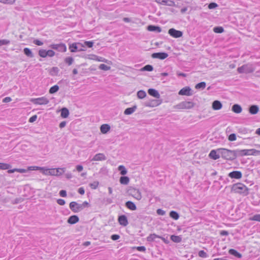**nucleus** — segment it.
Returning <instances> with one entry per match:
<instances>
[{
  "mask_svg": "<svg viewBox=\"0 0 260 260\" xmlns=\"http://www.w3.org/2000/svg\"><path fill=\"white\" fill-rule=\"evenodd\" d=\"M218 153L223 159L229 160H233L239 156L238 149L231 150L225 148H218Z\"/></svg>",
  "mask_w": 260,
  "mask_h": 260,
  "instance_id": "obj_1",
  "label": "nucleus"
},
{
  "mask_svg": "<svg viewBox=\"0 0 260 260\" xmlns=\"http://www.w3.org/2000/svg\"><path fill=\"white\" fill-rule=\"evenodd\" d=\"M232 190L236 193H243L247 195L248 193V188L242 183L234 184L232 187Z\"/></svg>",
  "mask_w": 260,
  "mask_h": 260,
  "instance_id": "obj_2",
  "label": "nucleus"
},
{
  "mask_svg": "<svg viewBox=\"0 0 260 260\" xmlns=\"http://www.w3.org/2000/svg\"><path fill=\"white\" fill-rule=\"evenodd\" d=\"M61 169H48L45 167H41L40 171L45 175H59L62 173Z\"/></svg>",
  "mask_w": 260,
  "mask_h": 260,
  "instance_id": "obj_3",
  "label": "nucleus"
},
{
  "mask_svg": "<svg viewBox=\"0 0 260 260\" xmlns=\"http://www.w3.org/2000/svg\"><path fill=\"white\" fill-rule=\"evenodd\" d=\"M239 156H247V155H254L257 156L260 155V150L250 149H238Z\"/></svg>",
  "mask_w": 260,
  "mask_h": 260,
  "instance_id": "obj_4",
  "label": "nucleus"
},
{
  "mask_svg": "<svg viewBox=\"0 0 260 260\" xmlns=\"http://www.w3.org/2000/svg\"><path fill=\"white\" fill-rule=\"evenodd\" d=\"M194 104L191 102L183 101L175 106L177 109H189L193 107Z\"/></svg>",
  "mask_w": 260,
  "mask_h": 260,
  "instance_id": "obj_5",
  "label": "nucleus"
},
{
  "mask_svg": "<svg viewBox=\"0 0 260 260\" xmlns=\"http://www.w3.org/2000/svg\"><path fill=\"white\" fill-rule=\"evenodd\" d=\"M127 192L128 194L132 196L137 200H140L142 199L141 193L137 188L131 187L128 189Z\"/></svg>",
  "mask_w": 260,
  "mask_h": 260,
  "instance_id": "obj_6",
  "label": "nucleus"
},
{
  "mask_svg": "<svg viewBox=\"0 0 260 260\" xmlns=\"http://www.w3.org/2000/svg\"><path fill=\"white\" fill-rule=\"evenodd\" d=\"M30 101L35 105H47L49 103V100L45 97L42 96L39 98L31 99Z\"/></svg>",
  "mask_w": 260,
  "mask_h": 260,
  "instance_id": "obj_7",
  "label": "nucleus"
},
{
  "mask_svg": "<svg viewBox=\"0 0 260 260\" xmlns=\"http://www.w3.org/2000/svg\"><path fill=\"white\" fill-rule=\"evenodd\" d=\"M237 71L239 73H250L254 71V69L251 65L245 64L238 68Z\"/></svg>",
  "mask_w": 260,
  "mask_h": 260,
  "instance_id": "obj_8",
  "label": "nucleus"
},
{
  "mask_svg": "<svg viewBox=\"0 0 260 260\" xmlns=\"http://www.w3.org/2000/svg\"><path fill=\"white\" fill-rule=\"evenodd\" d=\"M69 207L71 210L74 213H77L82 210L80 204H78L76 202L70 203Z\"/></svg>",
  "mask_w": 260,
  "mask_h": 260,
  "instance_id": "obj_9",
  "label": "nucleus"
},
{
  "mask_svg": "<svg viewBox=\"0 0 260 260\" xmlns=\"http://www.w3.org/2000/svg\"><path fill=\"white\" fill-rule=\"evenodd\" d=\"M169 34L175 38H180L183 35V32L181 31L178 30L175 28H170L168 31Z\"/></svg>",
  "mask_w": 260,
  "mask_h": 260,
  "instance_id": "obj_10",
  "label": "nucleus"
},
{
  "mask_svg": "<svg viewBox=\"0 0 260 260\" xmlns=\"http://www.w3.org/2000/svg\"><path fill=\"white\" fill-rule=\"evenodd\" d=\"M178 94L181 95L189 96L192 94L191 89L189 87L186 86L182 88L179 91Z\"/></svg>",
  "mask_w": 260,
  "mask_h": 260,
  "instance_id": "obj_11",
  "label": "nucleus"
},
{
  "mask_svg": "<svg viewBox=\"0 0 260 260\" xmlns=\"http://www.w3.org/2000/svg\"><path fill=\"white\" fill-rule=\"evenodd\" d=\"M168 56V54L165 52L154 53L151 55V57L153 58H159L164 59Z\"/></svg>",
  "mask_w": 260,
  "mask_h": 260,
  "instance_id": "obj_12",
  "label": "nucleus"
},
{
  "mask_svg": "<svg viewBox=\"0 0 260 260\" xmlns=\"http://www.w3.org/2000/svg\"><path fill=\"white\" fill-rule=\"evenodd\" d=\"M106 159V157L103 153H98L95 154L93 158L91 159V161H103Z\"/></svg>",
  "mask_w": 260,
  "mask_h": 260,
  "instance_id": "obj_13",
  "label": "nucleus"
},
{
  "mask_svg": "<svg viewBox=\"0 0 260 260\" xmlns=\"http://www.w3.org/2000/svg\"><path fill=\"white\" fill-rule=\"evenodd\" d=\"M155 2L162 5L169 6H174L175 5L174 2L171 0H155Z\"/></svg>",
  "mask_w": 260,
  "mask_h": 260,
  "instance_id": "obj_14",
  "label": "nucleus"
},
{
  "mask_svg": "<svg viewBox=\"0 0 260 260\" xmlns=\"http://www.w3.org/2000/svg\"><path fill=\"white\" fill-rule=\"evenodd\" d=\"M220 156V154L218 153V149L216 150H212L209 154V156L214 160L218 159Z\"/></svg>",
  "mask_w": 260,
  "mask_h": 260,
  "instance_id": "obj_15",
  "label": "nucleus"
},
{
  "mask_svg": "<svg viewBox=\"0 0 260 260\" xmlns=\"http://www.w3.org/2000/svg\"><path fill=\"white\" fill-rule=\"evenodd\" d=\"M229 176L231 178L240 179L242 178V174L240 171H233L229 174Z\"/></svg>",
  "mask_w": 260,
  "mask_h": 260,
  "instance_id": "obj_16",
  "label": "nucleus"
},
{
  "mask_svg": "<svg viewBox=\"0 0 260 260\" xmlns=\"http://www.w3.org/2000/svg\"><path fill=\"white\" fill-rule=\"evenodd\" d=\"M118 222L120 225L124 226H126L128 224L127 217L124 215H122L119 216Z\"/></svg>",
  "mask_w": 260,
  "mask_h": 260,
  "instance_id": "obj_17",
  "label": "nucleus"
},
{
  "mask_svg": "<svg viewBox=\"0 0 260 260\" xmlns=\"http://www.w3.org/2000/svg\"><path fill=\"white\" fill-rule=\"evenodd\" d=\"M89 59L96 60L100 62H106V59L102 57H100L95 55L91 54L89 55Z\"/></svg>",
  "mask_w": 260,
  "mask_h": 260,
  "instance_id": "obj_18",
  "label": "nucleus"
},
{
  "mask_svg": "<svg viewBox=\"0 0 260 260\" xmlns=\"http://www.w3.org/2000/svg\"><path fill=\"white\" fill-rule=\"evenodd\" d=\"M148 93L149 95L157 98L159 99L160 98V94L157 90L153 89V88H150L148 90Z\"/></svg>",
  "mask_w": 260,
  "mask_h": 260,
  "instance_id": "obj_19",
  "label": "nucleus"
},
{
  "mask_svg": "<svg viewBox=\"0 0 260 260\" xmlns=\"http://www.w3.org/2000/svg\"><path fill=\"white\" fill-rule=\"evenodd\" d=\"M79 220V218L77 215H72L68 219V222L71 224H75Z\"/></svg>",
  "mask_w": 260,
  "mask_h": 260,
  "instance_id": "obj_20",
  "label": "nucleus"
},
{
  "mask_svg": "<svg viewBox=\"0 0 260 260\" xmlns=\"http://www.w3.org/2000/svg\"><path fill=\"white\" fill-rule=\"evenodd\" d=\"M147 30L150 31H155L156 32H160L161 29L160 27L152 25H150L147 26Z\"/></svg>",
  "mask_w": 260,
  "mask_h": 260,
  "instance_id": "obj_21",
  "label": "nucleus"
},
{
  "mask_svg": "<svg viewBox=\"0 0 260 260\" xmlns=\"http://www.w3.org/2000/svg\"><path fill=\"white\" fill-rule=\"evenodd\" d=\"M222 108V104L218 101H215L212 103V108L215 110H218Z\"/></svg>",
  "mask_w": 260,
  "mask_h": 260,
  "instance_id": "obj_22",
  "label": "nucleus"
},
{
  "mask_svg": "<svg viewBox=\"0 0 260 260\" xmlns=\"http://www.w3.org/2000/svg\"><path fill=\"white\" fill-rule=\"evenodd\" d=\"M259 110V108L256 105H252L249 107V112L251 114H256Z\"/></svg>",
  "mask_w": 260,
  "mask_h": 260,
  "instance_id": "obj_23",
  "label": "nucleus"
},
{
  "mask_svg": "<svg viewBox=\"0 0 260 260\" xmlns=\"http://www.w3.org/2000/svg\"><path fill=\"white\" fill-rule=\"evenodd\" d=\"M136 106H134L133 107L126 108L124 111V114L125 115H131L136 111Z\"/></svg>",
  "mask_w": 260,
  "mask_h": 260,
  "instance_id": "obj_24",
  "label": "nucleus"
},
{
  "mask_svg": "<svg viewBox=\"0 0 260 260\" xmlns=\"http://www.w3.org/2000/svg\"><path fill=\"white\" fill-rule=\"evenodd\" d=\"M125 206L131 210H135L137 209L136 205L131 201H127L125 203Z\"/></svg>",
  "mask_w": 260,
  "mask_h": 260,
  "instance_id": "obj_25",
  "label": "nucleus"
},
{
  "mask_svg": "<svg viewBox=\"0 0 260 260\" xmlns=\"http://www.w3.org/2000/svg\"><path fill=\"white\" fill-rule=\"evenodd\" d=\"M110 129V126L107 124H104L101 126L100 130L103 134L107 133Z\"/></svg>",
  "mask_w": 260,
  "mask_h": 260,
  "instance_id": "obj_26",
  "label": "nucleus"
},
{
  "mask_svg": "<svg viewBox=\"0 0 260 260\" xmlns=\"http://www.w3.org/2000/svg\"><path fill=\"white\" fill-rule=\"evenodd\" d=\"M232 111L236 113H240L242 112L241 107L238 104H235L233 106L232 108Z\"/></svg>",
  "mask_w": 260,
  "mask_h": 260,
  "instance_id": "obj_27",
  "label": "nucleus"
},
{
  "mask_svg": "<svg viewBox=\"0 0 260 260\" xmlns=\"http://www.w3.org/2000/svg\"><path fill=\"white\" fill-rule=\"evenodd\" d=\"M119 182L121 184L127 185L129 182V179L127 176H122L120 178Z\"/></svg>",
  "mask_w": 260,
  "mask_h": 260,
  "instance_id": "obj_28",
  "label": "nucleus"
},
{
  "mask_svg": "<svg viewBox=\"0 0 260 260\" xmlns=\"http://www.w3.org/2000/svg\"><path fill=\"white\" fill-rule=\"evenodd\" d=\"M229 253L233 255L238 258H241L242 257L241 254L238 252L237 250L234 249H231L229 250Z\"/></svg>",
  "mask_w": 260,
  "mask_h": 260,
  "instance_id": "obj_29",
  "label": "nucleus"
},
{
  "mask_svg": "<svg viewBox=\"0 0 260 260\" xmlns=\"http://www.w3.org/2000/svg\"><path fill=\"white\" fill-rule=\"evenodd\" d=\"M160 236L157 235L155 234H151L147 238V240L148 242L154 241L156 238H159Z\"/></svg>",
  "mask_w": 260,
  "mask_h": 260,
  "instance_id": "obj_30",
  "label": "nucleus"
},
{
  "mask_svg": "<svg viewBox=\"0 0 260 260\" xmlns=\"http://www.w3.org/2000/svg\"><path fill=\"white\" fill-rule=\"evenodd\" d=\"M171 239L174 242L180 243L182 241V237L180 236L172 235L171 236Z\"/></svg>",
  "mask_w": 260,
  "mask_h": 260,
  "instance_id": "obj_31",
  "label": "nucleus"
},
{
  "mask_svg": "<svg viewBox=\"0 0 260 260\" xmlns=\"http://www.w3.org/2000/svg\"><path fill=\"white\" fill-rule=\"evenodd\" d=\"M118 170L120 171V173L122 175H125L127 174V170L123 165H120L118 167Z\"/></svg>",
  "mask_w": 260,
  "mask_h": 260,
  "instance_id": "obj_32",
  "label": "nucleus"
},
{
  "mask_svg": "<svg viewBox=\"0 0 260 260\" xmlns=\"http://www.w3.org/2000/svg\"><path fill=\"white\" fill-rule=\"evenodd\" d=\"M137 96L140 99H143L146 96V93L143 90H139L137 92Z\"/></svg>",
  "mask_w": 260,
  "mask_h": 260,
  "instance_id": "obj_33",
  "label": "nucleus"
},
{
  "mask_svg": "<svg viewBox=\"0 0 260 260\" xmlns=\"http://www.w3.org/2000/svg\"><path fill=\"white\" fill-rule=\"evenodd\" d=\"M170 216L175 220H177L179 218V214L174 211H171L170 212Z\"/></svg>",
  "mask_w": 260,
  "mask_h": 260,
  "instance_id": "obj_34",
  "label": "nucleus"
},
{
  "mask_svg": "<svg viewBox=\"0 0 260 260\" xmlns=\"http://www.w3.org/2000/svg\"><path fill=\"white\" fill-rule=\"evenodd\" d=\"M24 53L28 57H32L34 56L31 51L28 48H25L23 50Z\"/></svg>",
  "mask_w": 260,
  "mask_h": 260,
  "instance_id": "obj_35",
  "label": "nucleus"
},
{
  "mask_svg": "<svg viewBox=\"0 0 260 260\" xmlns=\"http://www.w3.org/2000/svg\"><path fill=\"white\" fill-rule=\"evenodd\" d=\"M206 84L205 82H201L199 83H198L195 88L198 89H204L206 87Z\"/></svg>",
  "mask_w": 260,
  "mask_h": 260,
  "instance_id": "obj_36",
  "label": "nucleus"
},
{
  "mask_svg": "<svg viewBox=\"0 0 260 260\" xmlns=\"http://www.w3.org/2000/svg\"><path fill=\"white\" fill-rule=\"evenodd\" d=\"M11 167L8 164L0 162V170H8Z\"/></svg>",
  "mask_w": 260,
  "mask_h": 260,
  "instance_id": "obj_37",
  "label": "nucleus"
},
{
  "mask_svg": "<svg viewBox=\"0 0 260 260\" xmlns=\"http://www.w3.org/2000/svg\"><path fill=\"white\" fill-rule=\"evenodd\" d=\"M153 68L152 66L150 65V64H147V65H146L145 66H144L143 68H142L141 71H146L150 72V71H153Z\"/></svg>",
  "mask_w": 260,
  "mask_h": 260,
  "instance_id": "obj_38",
  "label": "nucleus"
},
{
  "mask_svg": "<svg viewBox=\"0 0 260 260\" xmlns=\"http://www.w3.org/2000/svg\"><path fill=\"white\" fill-rule=\"evenodd\" d=\"M69 49L71 50V52H76L77 50H79L76 43H73L72 45H70Z\"/></svg>",
  "mask_w": 260,
  "mask_h": 260,
  "instance_id": "obj_39",
  "label": "nucleus"
},
{
  "mask_svg": "<svg viewBox=\"0 0 260 260\" xmlns=\"http://www.w3.org/2000/svg\"><path fill=\"white\" fill-rule=\"evenodd\" d=\"M59 89V87L57 85H54L53 86L51 87L49 89V92L50 93H54L56 92H57Z\"/></svg>",
  "mask_w": 260,
  "mask_h": 260,
  "instance_id": "obj_40",
  "label": "nucleus"
},
{
  "mask_svg": "<svg viewBox=\"0 0 260 260\" xmlns=\"http://www.w3.org/2000/svg\"><path fill=\"white\" fill-rule=\"evenodd\" d=\"M250 220L257 221L260 222V214H255L249 218Z\"/></svg>",
  "mask_w": 260,
  "mask_h": 260,
  "instance_id": "obj_41",
  "label": "nucleus"
},
{
  "mask_svg": "<svg viewBox=\"0 0 260 260\" xmlns=\"http://www.w3.org/2000/svg\"><path fill=\"white\" fill-rule=\"evenodd\" d=\"M93 43H94L92 41H85L82 46L83 47L87 46L88 48H91L93 46Z\"/></svg>",
  "mask_w": 260,
  "mask_h": 260,
  "instance_id": "obj_42",
  "label": "nucleus"
},
{
  "mask_svg": "<svg viewBox=\"0 0 260 260\" xmlns=\"http://www.w3.org/2000/svg\"><path fill=\"white\" fill-rule=\"evenodd\" d=\"M110 67L108 66L105 64H101L99 66V69L104 71H108L110 69Z\"/></svg>",
  "mask_w": 260,
  "mask_h": 260,
  "instance_id": "obj_43",
  "label": "nucleus"
},
{
  "mask_svg": "<svg viewBox=\"0 0 260 260\" xmlns=\"http://www.w3.org/2000/svg\"><path fill=\"white\" fill-rule=\"evenodd\" d=\"M213 30L216 33H222V32H223L224 29H223V27H222L221 26H218V27H215L213 29Z\"/></svg>",
  "mask_w": 260,
  "mask_h": 260,
  "instance_id": "obj_44",
  "label": "nucleus"
},
{
  "mask_svg": "<svg viewBox=\"0 0 260 260\" xmlns=\"http://www.w3.org/2000/svg\"><path fill=\"white\" fill-rule=\"evenodd\" d=\"M99 184V182L98 181H94L92 183H91L89 184V186L93 189H96Z\"/></svg>",
  "mask_w": 260,
  "mask_h": 260,
  "instance_id": "obj_45",
  "label": "nucleus"
},
{
  "mask_svg": "<svg viewBox=\"0 0 260 260\" xmlns=\"http://www.w3.org/2000/svg\"><path fill=\"white\" fill-rule=\"evenodd\" d=\"M39 54L42 57H47V50L44 49H41L39 50Z\"/></svg>",
  "mask_w": 260,
  "mask_h": 260,
  "instance_id": "obj_46",
  "label": "nucleus"
},
{
  "mask_svg": "<svg viewBox=\"0 0 260 260\" xmlns=\"http://www.w3.org/2000/svg\"><path fill=\"white\" fill-rule=\"evenodd\" d=\"M198 255L200 257L202 258H206L208 256V254L204 250H200L198 253Z\"/></svg>",
  "mask_w": 260,
  "mask_h": 260,
  "instance_id": "obj_47",
  "label": "nucleus"
},
{
  "mask_svg": "<svg viewBox=\"0 0 260 260\" xmlns=\"http://www.w3.org/2000/svg\"><path fill=\"white\" fill-rule=\"evenodd\" d=\"M10 43V41L8 40H0V46L7 45Z\"/></svg>",
  "mask_w": 260,
  "mask_h": 260,
  "instance_id": "obj_48",
  "label": "nucleus"
},
{
  "mask_svg": "<svg viewBox=\"0 0 260 260\" xmlns=\"http://www.w3.org/2000/svg\"><path fill=\"white\" fill-rule=\"evenodd\" d=\"M15 2V0H0V3L5 4H13Z\"/></svg>",
  "mask_w": 260,
  "mask_h": 260,
  "instance_id": "obj_49",
  "label": "nucleus"
},
{
  "mask_svg": "<svg viewBox=\"0 0 260 260\" xmlns=\"http://www.w3.org/2000/svg\"><path fill=\"white\" fill-rule=\"evenodd\" d=\"M218 5L215 3H211L208 5V8L210 9H213L217 7Z\"/></svg>",
  "mask_w": 260,
  "mask_h": 260,
  "instance_id": "obj_50",
  "label": "nucleus"
},
{
  "mask_svg": "<svg viewBox=\"0 0 260 260\" xmlns=\"http://www.w3.org/2000/svg\"><path fill=\"white\" fill-rule=\"evenodd\" d=\"M229 140L230 141H235L236 140V135L235 134H231V135H230V136H229Z\"/></svg>",
  "mask_w": 260,
  "mask_h": 260,
  "instance_id": "obj_51",
  "label": "nucleus"
},
{
  "mask_svg": "<svg viewBox=\"0 0 260 260\" xmlns=\"http://www.w3.org/2000/svg\"><path fill=\"white\" fill-rule=\"evenodd\" d=\"M41 167H37V166H30L28 168V170L30 171L32 170H41Z\"/></svg>",
  "mask_w": 260,
  "mask_h": 260,
  "instance_id": "obj_52",
  "label": "nucleus"
},
{
  "mask_svg": "<svg viewBox=\"0 0 260 260\" xmlns=\"http://www.w3.org/2000/svg\"><path fill=\"white\" fill-rule=\"evenodd\" d=\"M54 52L52 50H48L47 51V56L52 57L54 55Z\"/></svg>",
  "mask_w": 260,
  "mask_h": 260,
  "instance_id": "obj_53",
  "label": "nucleus"
},
{
  "mask_svg": "<svg viewBox=\"0 0 260 260\" xmlns=\"http://www.w3.org/2000/svg\"><path fill=\"white\" fill-rule=\"evenodd\" d=\"M58 70L57 68H53L50 71L51 74L52 75H56L58 73Z\"/></svg>",
  "mask_w": 260,
  "mask_h": 260,
  "instance_id": "obj_54",
  "label": "nucleus"
},
{
  "mask_svg": "<svg viewBox=\"0 0 260 260\" xmlns=\"http://www.w3.org/2000/svg\"><path fill=\"white\" fill-rule=\"evenodd\" d=\"M156 213L158 215H164L166 213V212L161 209H158L156 210Z\"/></svg>",
  "mask_w": 260,
  "mask_h": 260,
  "instance_id": "obj_55",
  "label": "nucleus"
},
{
  "mask_svg": "<svg viewBox=\"0 0 260 260\" xmlns=\"http://www.w3.org/2000/svg\"><path fill=\"white\" fill-rule=\"evenodd\" d=\"M73 62V58L69 57L66 58V63H68L69 65L72 64Z\"/></svg>",
  "mask_w": 260,
  "mask_h": 260,
  "instance_id": "obj_56",
  "label": "nucleus"
},
{
  "mask_svg": "<svg viewBox=\"0 0 260 260\" xmlns=\"http://www.w3.org/2000/svg\"><path fill=\"white\" fill-rule=\"evenodd\" d=\"M37 118V116L36 115H33L29 119L28 121L30 123L34 122L36 120Z\"/></svg>",
  "mask_w": 260,
  "mask_h": 260,
  "instance_id": "obj_57",
  "label": "nucleus"
},
{
  "mask_svg": "<svg viewBox=\"0 0 260 260\" xmlns=\"http://www.w3.org/2000/svg\"><path fill=\"white\" fill-rule=\"evenodd\" d=\"M33 43L38 46H41L43 44V43L39 40H35Z\"/></svg>",
  "mask_w": 260,
  "mask_h": 260,
  "instance_id": "obj_58",
  "label": "nucleus"
},
{
  "mask_svg": "<svg viewBox=\"0 0 260 260\" xmlns=\"http://www.w3.org/2000/svg\"><path fill=\"white\" fill-rule=\"evenodd\" d=\"M80 206H82V210H83L84 208L89 206V203L85 201L82 204H80Z\"/></svg>",
  "mask_w": 260,
  "mask_h": 260,
  "instance_id": "obj_59",
  "label": "nucleus"
},
{
  "mask_svg": "<svg viewBox=\"0 0 260 260\" xmlns=\"http://www.w3.org/2000/svg\"><path fill=\"white\" fill-rule=\"evenodd\" d=\"M136 249L139 251L145 252L146 251L145 246H138L136 247Z\"/></svg>",
  "mask_w": 260,
  "mask_h": 260,
  "instance_id": "obj_60",
  "label": "nucleus"
},
{
  "mask_svg": "<svg viewBox=\"0 0 260 260\" xmlns=\"http://www.w3.org/2000/svg\"><path fill=\"white\" fill-rule=\"evenodd\" d=\"M120 238V236L118 235L114 234L111 236V239L116 241L118 239H119Z\"/></svg>",
  "mask_w": 260,
  "mask_h": 260,
  "instance_id": "obj_61",
  "label": "nucleus"
},
{
  "mask_svg": "<svg viewBox=\"0 0 260 260\" xmlns=\"http://www.w3.org/2000/svg\"><path fill=\"white\" fill-rule=\"evenodd\" d=\"M78 192L79 193H80V194H84V193H85V190L84 189L83 187H80L78 190Z\"/></svg>",
  "mask_w": 260,
  "mask_h": 260,
  "instance_id": "obj_62",
  "label": "nucleus"
},
{
  "mask_svg": "<svg viewBox=\"0 0 260 260\" xmlns=\"http://www.w3.org/2000/svg\"><path fill=\"white\" fill-rule=\"evenodd\" d=\"M57 202L60 205H63L65 204V201L62 199H58Z\"/></svg>",
  "mask_w": 260,
  "mask_h": 260,
  "instance_id": "obj_63",
  "label": "nucleus"
},
{
  "mask_svg": "<svg viewBox=\"0 0 260 260\" xmlns=\"http://www.w3.org/2000/svg\"><path fill=\"white\" fill-rule=\"evenodd\" d=\"M220 235L221 236H228L229 235V232L226 231H221L220 232Z\"/></svg>",
  "mask_w": 260,
  "mask_h": 260,
  "instance_id": "obj_64",
  "label": "nucleus"
}]
</instances>
